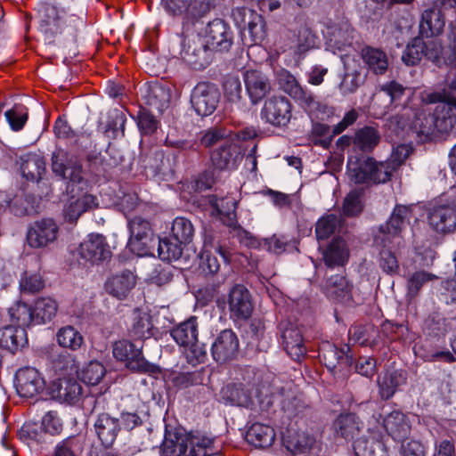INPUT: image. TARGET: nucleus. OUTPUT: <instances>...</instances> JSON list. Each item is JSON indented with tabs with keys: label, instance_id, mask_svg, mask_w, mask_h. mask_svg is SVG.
<instances>
[{
	"label": "nucleus",
	"instance_id": "obj_15",
	"mask_svg": "<svg viewBox=\"0 0 456 456\" xmlns=\"http://www.w3.org/2000/svg\"><path fill=\"white\" fill-rule=\"evenodd\" d=\"M58 231L59 228L53 219L44 218L35 222L27 233L28 244L35 248L47 247L56 240Z\"/></svg>",
	"mask_w": 456,
	"mask_h": 456
},
{
	"label": "nucleus",
	"instance_id": "obj_25",
	"mask_svg": "<svg viewBox=\"0 0 456 456\" xmlns=\"http://www.w3.org/2000/svg\"><path fill=\"white\" fill-rule=\"evenodd\" d=\"M328 46L333 50H346L351 46L354 38V30L346 20L332 23L327 28Z\"/></svg>",
	"mask_w": 456,
	"mask_h": 456
},
{
	"label": "nucleus",
	"instance_id": "obj_17",
	"mask_svg": "<svg viewBox=\"0 0 456 456\" xmlns=\"http://www.w3.org/2000/svg\"><path fill=\"white\" fill-rule=\"evenodd\" d=\"M430 49L432 58L439 62L441 68L456 67V26L449 24L445 45L436 40L431 44Z\"/></svg>",
	"mask_w": 456,
	"mask_h": 456
},
{
	"label": "nucleus",
	"instance_id": "obj_7",
	"mask_svg": "<svg viewBox=\"0 0 456 456\" xmlns=\"http://www.w3.org/2000/svg\"><path fill=\"white\" fill-rule=\"evenodd\" d=\"M220 92L216 85L210 82L198 83L191 95V103L199 116L211 115L217 108Z\"/></svg>",
	"mask_w": 456,
	"mask_h": 456
},
{
	"label": "nucleus",
	"instance_id": "obj_30",
	"mask_svg": "<svg viewBox=\"0 0 456 456\" xmlns=\"http://www.w3.org/2000/svg\"><path fill=\"white\" fill-rule=\"evenodd\" d=\"M410 216L411 208L409 207L397 205L394 208L389 220L380 226V232L384 235L383 240L386 242L390 236L399 240V233L409 221Z\"/></svg>",
	"mask_w": 456,
	"mask_h": 456
},
{
	"label": "nucleus",
	"instance_id": "obj_48",
	"mask_svg": "<svg viewBox=\"0 0 456 456\" xmlns=\"http://www.w3.org/2000/svg\"><path fill=\"white\" fill-rule=\"evenodd\" d=\"M183 243L173 237L159 239L158 253L160 259L167 262L179 261L183 258Z\"/></svg>",
	"mask_w": 456,
	"mask_h": 456
},
{
	"label": "nucleus",
	"instance_id": "obj_37",
	"mask_svg": "<svg viewBox=\"0 0 456 456\" xmlns=\"http://www.w3.org/2000/svg\"><path fill=\"white\" fill-rule=\"evenodd\" d=\"M362 423L354 413L339 415L334 422L336 435L346 440H354L358 438Z\"/></svg>",
	"mask_w": 456,
	"mask_h": 456
},
{
	"label": "nucleus",
	"instance_id": "obj_64",
	"mask_svg": "<svg viewBox=\"0 0 456 456\" xmlns=\"http://www.w3.org/2000/svg\"><path fill=\"white\" fill-rule=\"evenodd\" d=\"M211 9L209 0H189L188 8L183 15L188 19H199L206 15Z\"/></svg>",
	"mask_w": 456,
	"mask_h": 456
},
{
	"label": "nucleus",
	"instance_id": "obj_46",
	"mask_svg": "<svg viewBox=\"0 0 456 456\" xmlns=\"http://www.w3.org/2000/svg\"><path fill=\"white\" fill-rule=\"evenodd\" d=\"M186 456H211L214 453V440L200 434H187Z\"/></svg>",
	"mask_w": 456,
	"mask_h": 456
},
{
	"label": "nucleus",
	"instance_id": "obj_53",
	"mask_svg": "<svg viewBox=\"0 0 456 456\" xmlns=\"http://www.w3.org/2000/svg\"><path fill=\"white\" fill-rule=\"evenodd\" d=\"M380 135L376 128L364 126L357 131L354 144L363 151H371L379 142Z\"/></svg>",
	"mask_w": 456,
	"mask_h": 456
},
{
	"label": "nucleus",
	"instance_id": "obj_49",
	"mask_svg": "<svg viewBox=\"0 0 456 456\" xmlns=\"http://www.w3.org/2000/svg\"><path fill=\"white\" fill-rule=\"evenodd\" d=\"M318 45V37L306 24L301 25L297 30L295 53L300 58Z\"/></svg>",
	"mask_w": 456,
	"mask_h": 456
},
{
	"label": "nucleus",
	"instance_id": "obj_13",
	"mask_svg": "<svg viewBox=\"0 0 456 456\" xmlns=\"http://www.w3.org/2000/svg\"><path fill=\"white\" fill-rule=\"evenodd\" d=\"M236 137L225 141L211 154L214 167L220 170L236 169L243 159L241 146Z\"/></svg>",
	"mask_w": 456,
	"mask_h": 456
},
{
	"label": "nucleus",
	"instance_id": "obj_33",
	"mask_svg": "<svg viewBox=\"0 0 456 456\" xmlns=\"http://www.w3.org/2000/svg\"><path fill=\"white\" fill-rule=\"evenodd\" d=\"M406 373L401 370H387L378 379L379 394L383 400L390 399L406 383Z\"/></svg>",
	"mask_w": 456,
	"mask_h": 456
},
{
	"label": "nucleus",
	"instance_id": "obj_61",
	"mask_svg": "<svg viewBox=\"0 0 456 456\" xmlns=\"http://www.w3.org/2000/svg\"><path fill=\"white\" fill-rule=\"evenodd\" d=\"M380 268L387 274H396L399 270V263L395 253L386 246L380 251Z\"/></svg>",
	"mask_w": 456,
	"mask_h": 456
},
{
	"label": "nucleus",
	"instance_id": "obj_38",
	"mask_svg": "<svg viewBox=\"0 0 456 456\" xmlns=\"http://www.w3.org/2000/svg\"><path fill=\"white\" fill-rule=\"evenodd\" d=\"M361 56L368 70L375 75H383L388 69L387 54L379 48L370 46L362 49Z\"/></svg>",
	"mask_w": 456,
	"mask_h": 456
},
{
	"label": "nucleus",
	"instance_id": "obj_27",
	"mask_svg": "<svg viewBox=\"0 0 456 456\" xmlns=\"http://www.w3.org/2000/svg\"><path fill=\"white\" fill-rule=\"evenodd\" d=\"M256 135V131L253 127H247L240 130L236 134H232L230 130L224 127H211L205 131L200 137V143L205 147H211L214 144L223 142V143L232 137H236L238 140L246 141L252 139Z\"/></svg>",
	"mask_w": 456,
	"mask_h": 456
},
{
	"label": "nucleus",
	"instance_id": "obj_55",
	"mask_svg": "<svg viewBox=\"0 0 456 456\" xmlns=\"http://www.w3.org/2000/svg\"><path fill=\"white\" fill-rule=\"evenodd\" d=\"M436 278L435 274L423 270L409 273L407 277V297H415L424 284Z\"/></svg>",
	"mask_w": 456,
	"mask_h": 456
},
{
	"label": "nucleus",
	"instance_id": "obj_39",
	"mask_svg": "<svg viewBox=\"0 0 456 456\" xmlns=\"http://www.w3.org/2000/svg\"><path fill=\"white\" fill-rule=\"evenodd\" d=\"M383 425L395 440H403L410 433L406 416L400 411H393L387 414L383 420Z\"/></svg>",
	"mask_w": 456,
	"mask_h": 456
},
{
	"label": "nucleus",
	"instance_id": "obj_40",
	"mask_svg": "<svg viewBox=\"0 0 456 456\" xmlns=\"http://www.w3.org/2000/svg\"><path fill=\"white\" fill-rule=\"evenodd\" d=\"M20 171L27 180L38 182L45 171L44 158L36 153H28L20 158Z\"/></svg>",
	"mask_w": 456,
	"mask_h": 456
},
{
	"label": "nucleus",
	"instance_id": "obj_5",
	"mask_svg": "<svg viewBox=\"0 0 456 456\" xmlns=\"http://www.w3.org/2000/svg\"><path fill=\"white\" fill-rule=\"evenodd\" d=\"M180 57L191 68L194 69H203L208 66L212 61L213 53L207 42L200 37H180Z\"/></svg>",
	"mask_w": 456,
	"mask_h": 456
},
{
	"label": "nucleus",
	"instance_id": "obj_22",
	"mask_svg": "<svg viewBox=\"0 0 456 456\" xmlns=\"http://www.w3.org/2000/svg\"><path fill=\"white\" fill-rule=\"evenodd\" d=\"M130 232L129 247L132 251H137L138 255H144L147 250L144 247L147 245L151 234V227L148 220L135 216L128 221Z\"/></svg>",
	"mask_w": 456,
	"mask_h": 456
},
{
	"label": "nucleus",
	"instance_id": "obj_6",
	"mask_svg": "<svg viewBox=\"0 0 456 456\" xmlns=\"http://www.w3.org/2000/svg\"><path fill=\"white\" fill-rule=\"evenodd\" d=\"M428 222L437 232L450 233L456 230V187L451 189L446 202L435 206L429 211Z\"/></svg>",
	"mask_w": 456,
	"mask_h": 456
},
{
	"label": "nucleus",
	"instance_id": "obj_8",
	"mask_svg": "<svg viewBox=\"0 0 456 456\" xmlns=\"http://www.w3.org/2000/svg\"><path fill=\"white\" fill-rule=\"evenodd\" d=\"M276 80L280 88L297 101L305 110L313 111L318 108L313 94L305 90L289 71L284 69L277 70Z\"/></svg>",
	"mask_w": 456,
	"mask_h": 456
},
{
	"label": "nucleus",
	"instance_id": "obj_41",
	"mask_svg": "<svg viewBox=\"0 0 456 456\" xmlns=\"http://www.w3.org/2000/svg\"><path fill=\"white\" fill-rule=\"evenodd\" d=\"M146 104L159 112H162L170 101L169 91L159 84L147 86L143 93Z\"/></svg>",
	"mask_w": 456,
	"mask_h": 456
},
{
	"label": "nucleus",
	"instance_id": "obj_12",
	"mask_svg": "<svg viewBox=\"0 0 456 456\" xmlns=\"http://www.w3.org/2000/svg\"><path fill=\"white\" fill-rule=\"evenodd\" d=\"M261 117L273 126H285L292 117L291 103L284 96H273L265 102Z\"/></svg>",
	"mask_w": 456,
	"mask_h": 456
},
{
	"label": "nucleus",
	"instance_id": "obj_24",
	"mask_svg": "<svg viewBox=\"0 0 456 456\" xmlns=\"http://www.w3.org/2000/svg\"><path fill=\"white\" fill-rule=\"evenodd\" d=\"M436 43V40L424 42L420 37H416L408 43L402 54V61L407 66H415L419 63L422 57L425 56L436 67L441 68L438 61L432 58L431 44Z\"/></svg>",
	"mask_w": 456,
	"mask_h": 456
},
{
	"label": "nucleus",
	"instance_id": "obj_47",
	"mask_svg": "<svg viewBox=\"0 0 456 456\" xmlns=\"http://www.w3.org/2000/svg\"><path fill=\"white\" fill-rule=\"evenodd\" d=\"M58 304L53 297H39L36 300L33 313L35 324H43L51 322L56 315Z\"/></svg>",
	"mask_w": 456,
	"mask_h": 456
},
{
	"label": "nucleus",
	"instance_id": "obj_10",
	"mask_svg": "<svg viewBox=\"0 0 456 456\" xmlns=\"http://www.w3.org/2000/svg\"><path fill=\"white\" fill-rule=\"evenodd\" d=\"M210 350L213 359L219 364L235 360L240 350V342L236 333L231 329L221 330L214 338Z\"/></svg>",
	"mask_w": 456,
	"mask_h": 456
},
{
	"label": "nucleus",
	"instance_id": "obj_9",
	"mask_svg": "<svg viewBox=\"0 0 456 456\" xmlns=\"http://www.w3.org/2000/svg\"><path fill=\"white\" fill-rule=\"evenodd\" d=\"M113 356L134 371L150 372L153 366L143 357L142 346L128 340H119L113 345Z\"/></svg>",
	"mask_w": 456,
	"mask_h": 456
},
{
	"label": "nucleus",
	"instance_id": "obj_16",
	"mask_svg": "<svg viewBox=\"0 0 456 456\" xmlns=\"http://www.w3.org/2000/svg\"><path fill=\"white\" fill-rule=\"evenodd\" d=\"M213 51H227L232 44V32L227 24L220 19H215L208 23L205 37H202Z\"/></svg>",
	"mask_w": 456,
	"mask_h": 456
},
{
	"label": "nucleus",
	"instance_id": "obj_3",
	"mask_svg": "<svg viewBox=\"0 0 456 456\" xmlns=\"http://www.w3.org/2000/svg\"><path fill=\"white\" fill-rule=\"evenodd\" d=\"M84 12L68 13L58 5L42 4L37 10V29L45 44H56L65 35L74 37L84 25Z\"/></svg>",
	"mask_w": 456,
	"mask_h": 456
},
{
	"label": "nucleus",
	"instance_id": "obj_20",
	"mask_svg": "<svg viewBox=\"0 0 456 456\" xmlns=\"http://www.w3.org/2000/svg\"><path fill=\"white\" fill-rule=\"evenodd\" d=\"M281 338L284 350L295 361H300L306 353L301 330L291 322L281 324Z\"/></svg>",
	"mask_w": 456,
	"mask_h": 456
},
{
	"label": "nucleus",
	"instance_id": "obj_26",
	"mask_svg": "<svg viewBox=\"0 0 456 456\" xmlns=\"http://www.w3.org/2000/svg\"><path fill=\"white\" fill-rule=\"evenodd\" d=\"M244 83L248 95L253 104L258 103L271 91L269 78L257 70L246 71Z\"/></svg>",
	"mask_w": 456,
	"mask_h": 456
},
{
	"label": "nucleus",
	"instance_id": "obj_35",
	"mask_svg": "<svg viewBox=\"0 0 456 456\" xmlns=\"http://www.w3.org/2000/svg\"><path fill=\"white\" fill-rule=\"evenodd\" d=\"M27 343V332L24 328L8 325L0 329L1 347L14 353L25 346Z\"/></svg>",
	"mask_w": 456,
	"mask_h": 456
},
{
	"label": "nucleus",
	"instance_id": "obj_4",
	"mask_svg": "<svg viewBox=\"0 0 456 456\" xmlns=\"http://www.w3.org/2000/svg\"><path fill=\"white\" fill-rule=\"evenodd\" d=\"M394 170L390 162H377L370 157L351 156L347 161L348 176L355 183H386Z\"/></svg>",
	"mask_w": 456,
	"mask_h": 456
},
{
	"label": "nucleus",
	"instance_id": "obj_31",
	"mask_svg": "<svg viewBox=\"0 0 456 456\" xmlns=\"http://www.w3.org/2000/svg\"><path fill=\"white\" fill-rule=\"evenodd\" d=\"M444 17L440 9L431 7L425 10L419 21V34L424 37L439 36L444 31Z\"/></svg>",
	"mask_w": 456,
	"mask_h": 456
},
{
	"label": "nucleus",
	"instance_id": "obj_51",
	"mask_svg": "<svg viewBox=\"0 0 456 456\" xmlns=\"http://www.w3.org/2000/svg\"><path fill=\"white\" fill-rule=\"evenodd\" d=\"M341 218L336 214L321 217L315 224V235L318 241L329 239L341 225Z\"/></svg>",
	"mask_w": 456,
	"mask_h": 456
},
{
	"label": "nucleus",
	"instance_id": "obj_1",
	"mask_svg": "<svg viewBox=\"0 0 456 456\" xmlns=\"http://www.w3.org/2000/svg\"><path fill=\"white\" fill-rule=\"evenodd\" d=\"M51 167L56 175L68 182L67 189L71 193L63 209L66 221L75 223L83 213L98 207L95 196L86 192L79 193V191L87 187L88 182L83 175L80 159L75 152L62 149L54 151Z\"/></svg>",
	"mask_w": 456,
	"mask_h": 456
},
{
	"label": "nucleus",
	"instance_id": "obj_43",
	"mask_svg": "<svg viewBox=\"0 0 456 456\" xmlns=\"http://www.w3.org/2000/svg\"><path fill=\"white\" fill-rule=\"evenodd\" d=\"M171 336L180 346L191 345L198 339V323L195 317L180 323L171 330Z\"/></svg>",
	"mask_w": 456,
	"mask_h": 456
},
{
	"label": "nucleus",
	"instance_id": "obj_11",
	"mask_svg": "<svg viewBox=\"0 0 456 456\" xmlns=\"http://www.w3.org/2000/svg\"><path fill=\"white\" fill-rule=\"evenodd\" d=\"M342 61L344 74L338 84V90L346 96L355 93L365 83L368 71L359 60L346 56L342 57Z\"/></svg>",
	"mask_w": 456,
	"mask_h": 456
},
{
	"label": "nucleus",
	"instance_id": "obj_14",
	"mask_svg": "<svg viewBox=\"0 0 456 456\" xmlns=\"http://www.w3.org/2000/svg\"><path fill=\"white\" fill-rule=\"evenodd\" d=\"M81 259L91 264H99L111 257L110 246L101 234H90L77 248Z\"/></svg>",
	"mask_w": 456,
	"mask_h": 456
},
{
	"label": "nucleus",
	"instance_id": "obj_19",
	"mask_svg": "<svg viewBox=\"0 0 456 456\" xmlns=\"http://www.w3.org/2000/svg\"><path fill=\"white\" fill-rule=\"evenodd\" d=\"M228 304L232 318L246 320L253 312L249 291L240 284L234 285L231 289Z\"/></svg>",
	"mask_w": 456,
	"mask_h": 456
},
{
	"label": "nucleus",
	"instance_id": "obj_28",
	"mask_svg": "<svg viewBox=\"0 0 456 456\" xmlns=\"http://www.w3.org/2000/svg\"><path fill=\"white\" fill-rule=\"evenodd\" d=\"M50 393L54 400L61 403H74L82 393L80 384L72 379H58L50 387Z\"/></svg>",
	"mask_w": 456,
	"mask_h": 456
},
{
	"label": "nucleus",
	"instance_id": "obj_36",
	"mask_svg": "<svg viewBox=\"0 0 456 456\" xmlns=\"http://www.w3.org/2000/svg\"><path fill=\"white\" fill-rule=\"evenodd\" d=\"M349 256L346 241L341 238H336L323 249L322 258L328 267L344 265Z\"/></svg>",
	"mask_w": 456,
	"mask_h": 456
},
{
	"label": "nucleus",
	"instance_id": "obj_57",
	"mask_svg": "<svg viewBox=\"0 0 456 456\" xmlns=\"http://www.w3.org/2000/svg\"><path fill=\"white\" fill-rule=\"evenodd\" d=\"M10 316L16 322V327H22L35 324L33 309L25 303H19L16 306L10 308Z\"/></svg>",
	"mask_w": 456,
	"mask_h": 456
},
{
	"label": "nucleus",
	"instance_id": "obj_42",
	"mask_svg": "<svg viewBox=\"0 0 456 456\" xmlns=\"http://www.w3.org/2000/svg\"><path fill=\"white\" fill-rule=\"evenodd\" d=\"M274 437V430L271 427L261 423L253 424L246 433V440L258 448L271 446Z\"/></svg>",
	"mask_w": 456,
	"mask_h": 456
},
{
	"label": "nucleus",
	"instance_id": "obj_45",
	"mask_svg": "<svg viewBox=\"0 0 456 456\" xmlns=\"http://www.w3.org/2000/svg\"><path fill=\"white\" fill-rule=\"evenodd\" d=\"M187 434L167 433L161 445L162 456H186Z\"/></svg>",
	"mask_w": 456,
	"mask_h": 456
},
{
	"label": "nucleus",
	"instance_id": "obj_59",
	"mask_svg": "<svg viewBox=\"0 0 456 456\" xmlns=\"http://www.w3.org/2000/svg\"><path fill=\"white\" fill-rule=\"evenodd\" d=\"M246 28L254 44L261 43L266 37L265 22L257 12L248 21Z\"/></svg>",
	"mask_w": 456,
	"mask_h": 456
},
{
	"label": "nucleus",
	"instance_id": "obj_50",
	"mask_svg": "<svg viewBox=\"0 0 456 456\" xmlns=\"http://www.w3.org/2000/svg\"><path fill=\"white\" fill-rule=\"evenodd\" d=\"M222 398L239 406H247L250 402V394L241 384H228L221 390Z\"/></svg>",
	"mask_w": 456,
	"mask_h": 456
},
{
	"label": "nucleus",
	"instance_id": "obj_60",
	"mask_svg": "<svg viewBox=\"0 0 456 456\" xmlns=\"http://www.w3.org/2000/svg\"><path fill=\"white\" fill-rule=\"evenodd\" d=\"M19 436L28 445L33 442L40 443L44 436L43 428L36 423H25L19 430Z\"/></svg>",
	"mask_w": 456,
	"mask_h": 456
},
{
	"label": "nucleus",
	"instance_id": "obj_44",
	"mask_svg": "<svg viewBox=\"0 0 456 456\" xmlns=\"http://www.w3.org/2000/svg\"><path fill=\"white\" fill-rule=\"evenodd\" d=\"M223 91L224 98L232 107L238 110H242L245 107L242 85L238 77H225L223 82Z\"/></svg>",
	"mask_w": 456,
	"mask_h": 456
},
{
	"label": "nucleus",
	"instance_id": "obj_56",
	"mask_svg": "<svg viewBox=\"0 0 456 456\" xmlns=\"http://www.w3.org/2000/svg\"><path fill=\"white\" fill-rule=\"evenodd\" d=\"M205 200L212 208V214L229 216L233 215L237 206V200L232 197L218 198L216 195L208 196Z\"/></svg>",
	"mask_w": 456,
	"mask_h": 456
},
{
	"label": "nucleus",
	"instance_id": "obj_21",
	"mask_svg": "<svg viewBox=\"0 0 456 456\" xmlns=\"http://www.w3.org/2000/svg\"><path fill=\"white\" fill-rule=\"evenodd\" d=\"M321 354L325 366L330 370L337 368H339V370L351 368L354 362L351 348L347 345L338 349L334 345L325 344L321 349Z\"/></svg>",
	"mask_w": 456,
	"mask_h": 456
},
{
	"label": "nucleus",
	"instance_id": "obj_34",
	"mask_svg": "<svg viewBox=\"0 0 456 456\" xmlns=\"http://www.w3.org/2000/svg\"><path fill=\"white\" fill-rule=\"evenodd\" d=\"M151 317L148 312L141 309H135L132 314L130 327L128 328L129 336L134 340H143L150 338L152 333Z\"/></svg>",
	"mask_w": 456,
	"mask_h": 456
},
{
	"label": "nucleus",
	"instance_id": "obj_2",
	"mask_svg": "<svg viewBox=\"0 0 456 456\" xmlns=\"http://www.w3.org/2000/svg\"><path fill=\"white\" fill-rule=\"evenodd\" d=\"M424 102L436 104L434 110H418L413 113L411 130L422 142L450 133L456 126V97L445 90L428 94Z\"/></svg>",
	"mask_w": 456,
	"mask_h": 456
},
{
	"label": "nucleus",
	"instance_id": "obj_29",
	"mask_svg": "<svg viewBox=\"0 0 456 456\" xmlns=\"http://www.w3.org/2000/svg\"><path fill=\"white\" fill-rule=\"evenodd\" d=\"M94 426L98 438L106 447L113 444L120 431L119 419L109 413L99 414Z\"/></svg>",
	"mask_w": 456,
	"mask_h": 456
},
{
	"label": "nucleus",
	"instance_id": "obj_32",
	"mask_svg": "<svg viewBox=\"0 0 456 456\" xmlns=\"http://www.w3.org/2000/svg\"><path fill=\"white\" fill-rule=\"evenodd\" d=\"M135 275L128 270L109 278L105 282V290L118 299H124L135 285Z\"/></svg>",
	"mask_w": 456,
	"mask_h": 456
},
{
	"label": "nucleus",
	"instance_id": "obj_58",
	"mask_svg": "<svg viewBox=\"0 0 456 456\" xmlns=\"http://www.w3.org/2000/svg\"><path fill=\"white\" fill-rule=\"evenodd\" d=\"M105 373L106 369L101 362L92 361L82 369L79 377L84 383L95 386L100 383Z\"/></svg>",
	"mask_w": 456,
	"mask_h": 456
},
{
	"label": "nucleus",
	"instance_id": "obj_63",
	"mask_svg": "<svg viewBox=\"0 0 456 456\" xmlns=\"http://www.w3.org/2000/svg\"><path fill=\"white\" fill-rule=\"evenodd\" d=\"M81 449V444L77 438L69 437L57 444L53 456H77Z\"/></svg>",
	"mask_w": 456,
	"mask_h": 456
},
{
	"label": "nucleus",
	"instance_id": "obj_52",
	"mask_svg": "<svg viewBox=\"0 0 456 456\" xmlns=\"http://www.w3.org/2000/svg\"><path fill=\"white\" fill-rule=\"evenodd\" d=\"M171 233L175 240L186 245L192 240L194 227L189 219L178 216L173 221Z\"/></svg>",
	"mask_w": 456,
	"mask_h": 456
},
{
	"label": "nucleus",
	"instance_id": "obj_54",
	"mask_svg": "<svg viewBox=\"0 0 456 456\" xmlns=\"http://www.w3.org/2000/svg\"><path fill=\"white\" fill-rule=\"evenodd\" d=\"M56 336L61 346L71 350L78 349L84 342L82 335L72 326H65L60 329Z\"/></svg>",
	"mask_w": 456,
	"mask_h": 456
},
{
	"label": "nucleus",
	"instance_id": "obj_23",
	"mask_svg": "<svg viewBox=\"0 0 456 456\" xmlns=\"http://www.w3.org/2000/svg\"><path fill=\"white\" fill-rule=\"evenodd\" d=\"M322 290L329 298L340 303L352 300V284L341 273L328 276L322 285Z\"/></svg>",
	"mask_w": 456,
	"mask_h": 456
},
{
	"label": "nucleus",
	"instance_id": "obj_18",
	"mask_svg": "<svg viewBox=\"0 0 456 456\" xmlns=\"http://www.w3.org/2000/svg\"><path fill=\"white\" fill-rule=\"evenodd\" d=\"M16 390L21 397L36 396L45 387V381L37 369L25 367L16 372Z\"/></svg>",
	"mask_w": 456,
	"mask_h": 456
},
{
	"label": "nucleus",
	"instance_id": "obj_62",
	"mask_svg": "<svg viewBox=\"0 0 456 456\" xmlns=\"http://www.w3.org/2000/svg\"><path fill=\"white\" fill-rule=\"evenodd\" d=\"M183 348L187 362L193 366L203 362L207 357L206 346L204 344L200 343L198 339Z\"/></svg>",
	"mask_w": 456,
	"mask_h": 456
}]
</instances>
